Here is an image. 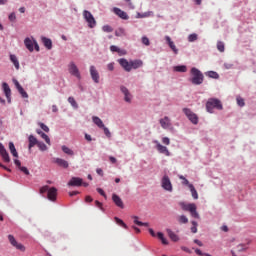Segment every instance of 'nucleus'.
<instances>
[{
  "label": "nucleus",
  "mask_w": 256,
  "mask_h": 256,
  "mask_svg": "<svg viewBox=\"0 0 256 256\" xmlns=\"http://www.w3.org/2000/svg\"><path fill=\"white\" fill-rule=\"evenodd\" d=\"M191 78H189L190 83L192 85H203V81H205V76L203 72L199 70V68L192 67L190 70Z\"/></svg>",
  "instance_id": "obj_1"
},
{
  "label": "nucleus",
  "mask_w": 256,
  "mask_h": 256,
  "mask_svg": "<svg viewBox=\"0 0 256 256\" xmlns=\"http://www.w3.org/2000/svg\"><path fill=\"white\" fill-rule=\"evenodd\" d=\"M214 109L223 111V104L221 103V100L217 98H210L206 102V110L208 113H214Z\"/></svg>",
  "instance_id": "obj_2"
},
{
  "label": "nucleus",
  "mask_w": 256,
  "mask_h": 256,
  "mask_svg": "<svg viewBox=\"0 0 256 256\" xmlns=\"http://www.w3.org/2000/svg\"><path fill=\"white\" fill-rule=\"evenodd\" d=\"M43 193H47V199L49 201L55 202L57 201V188L49 186H43L40 188V194L43 195Z\"/></svg>",
  "instance_id": "obj_3"
},
{
  "label": "nucleus",
  "mask_w": 256,
  "mask_h": 256,
  "mask_svg": "<svg viewBox=\"0 0 256 256\" xmlns=\"http://www.w3.org/2000/svg\"><path fill=\"white\" fill-rule=\"evenodd\" d=\"M83 18L84 21H86L89 29H95V27H97V21L95 20V17L89 10L83 11Z\"/></svg>",
  "instance_id": "obj_4"
},
{
  "label": "nucleus",
  "mask_w": 256,
  "mask_h": 256,
  "mask_svg": "<svg viewBox=\"0 0 256 256\" xmlns=\"http://www.w3.org/2000/svg\"><path fill=\"white\" fill-rule=\"evenodd\" d=\"M161 187L164 189V191L173 193V184L171 183V179L167 174H165L161 179Z\"/></svg>",
  "instance_id": "obj_5"
},
{
  "label": "nucleus",
  "mask_w": 256,
  "mask_h": 256,
  "mask_svg": "<svg viewBox=\"0 0 256 256\" xmlns=\"http://www.w3.org/2000/svg\"><path fill=\"white\" fill-rule=\"evenodd\" d=\"M182 111H183L184 115H186L187 119H189V121L193 125H197L199 123V117L197 116V114H195L193 111H191V109L183 108Z\"/></svg>",
  "instance_id": "obj_6"
},
{
  "label": "nucleus",
  "mask_w": 256,
  "mask_h": 256,
  "mask_svg": "<svg viewBox=\"0 0 256 256\" xmlns=\"http://www.w3.org/2000/svg\"><path fill=\"white\" fill-rule=\"evenodd\" d=\"M89 73L93 83L99 84L101 76L99 75V71L97 70V67H95V65L90 66Z\"/></svg>",
  "instance_id": "obj_7"
},
{
  "label": "nucleus",
  "mask_w": 256,
  "mask_h": 256,
  "mask_svg": "<svg viewBox=\"0 0 256 256\" xmlns=\"http://www.w3.org/2000/svg\"><path fill=\"white\" fill-rule=\"evenodd\" d=\"M68 71H69L70 75H72L73 77L81 79V72H79V68L77 67V64H75V62L69 63Z\"/></svg>",
  "instance_id": "obj_8"
},
{
  "label": "nucleus",
  "mask_w": 256,
  "mask_h": 256,
  "mask_svg": "<svg viewBox=\"0 0 256 256\" xmlns=\"http://www.w3.org/2000/svg\"><path fill=\"white\" fill-rule=\"evenodd\" d=\"M8 241L12 245V247H15V249H18V251H25V246L21 243H18L17 239H15V236L9 234Z\"/></svg>",
  "instance_id": "obj_9"
},
{
  "label": "nucleus",
  "mask_w": 256,
  "mask_h": 256,
  "mask_svg": "<svg viewBox=\"0 0 256 256\" xmlns=\"http://www.w3.org/2000/svg\"><path fill=\"white\" fill-rule=\"evenodd\" d=\"M0 156L2 157L4 163H11V157L9 156V152L5 149L3 143L0 142Z\"/></svg>",
  "instance_id": "obj_10"
},
{
  "label": "nucleus",
  "mask_w": 256,
  "mask_h": 256,
  "mask_svg": "<svg viewBox=\"0 0 256 256\" xmlns=\"http://www.w3.org/2000/svg\"><path fill=\"white\" fill-rule=\"evenodd\" d=\"M154 143L156 144V149L162 155H166V157H171V152H169V149L166 146L161 145L158 140H154Z\"/></svg>",
  "instance_id": "obj_11"
},
{
  "label": "nucleus",
  "mask_w": 256,
  "mask_h": 256,
  "mask_svg": "<svg viewBox=\"0 0 256 256\" xmlns=\"http://www.w3.org/2000/svg\"><path fill=\"white\" fill-rule=\"evenodd\" d=\"M2 91L7 99V103L11 104V87H9L7 82L2 84Z\"/></svg>",
  "instance_id": "obj_12"
},
{
  "label": "nucleus",
  "mask_w": 256,
  "mask_h": 256,
  "mask_svg": "<svg viewBox=\"0 0 256 256\" xmlns=\"http://www.w3.org/2000/svg\"><path fill=\"white\" fill-rule=\"evenodd\" d=\"M83 186V179L80 177H72L68 182V187H81Z\"/></svg>",
  "instance_id": "obj_13"
},
{
  "label": "nucleus",
  "mask_w": 256,
  "mask_h": 256,
  "mask_svg": "<svg viewBox=\"0 0 256 256\" xmlns=\"http://www.w3.org/2000/svg\"><path fill=\"white\" fill-rule=\"evenodd\" d=\"M120 91L124 95V101L126 103H131V99H133V96L131 95V92H129V89L125 86H120Z\"/></svg>",
  "instance_id": "obj_14"
},
{
  "label": "nucleus",
  "mask_w": 256,
  "mask_h": 256,
  "mask_svg": "<svg viewBox=\"0 0 256 256\" xmlns=\"http://www.w3.org/2000/svg\"><path fill=\"white\" fill-rule=\"evenodd\" d=\"M35 38H29V37H26L25 39H24V45H25V47H26V49H28V51H30V53H33V51H34V45H35Z\"/></svg>",
  "instance_id": "obj_15"
},
{
  "label": "nucleus",
  "mask_w": 256,
  "mask_h": 256,
  "mask_svg": "<svg viewBox=\"0 0 256 256\" xmlns=\"http://www.w3.org/2000/svg\"><path fill=\"white\" fill-rule=\"evenodd\" d=\"M119 65L124 69V71H127V73L131 72V62H129L125 58L118 59Z\"/></svg>",
  "instance_id": "obj_16"
},
{
  "label": "nucleus",
  "mask_w": 256,
  "mask_h": 256,
  "mask_svg": "<svg viewBox=\"0 0 256 256\" xmlns=\"http://www.w3.org/2000/svg\"><path fill=\"white\" fill-rule=\"evenodd\" d=\"M113 11L115 15L119 16L120 19H123L124 21H127L129 19V15L127 14V12L121 10L120 8L114 7Z\"/></svg>",
  "instance_id": "obj_17"
},
{
  "label": "nucleus",
  "mask_w": 256,
  "mask_h": 256,
  "mask_svg": "<svg viewBox=\"0 0 256 256\" xmlns=\"http://www.w3.org/2000/svg\"><path fill=\"white\" fill-rule=\"evenodd\" d=\"M112 201L113 203H115L116 207H119L120 209H125V204H123V200L121 199V197H119V195L113 194Z\"/></svg>",
  "instance_id": "obj_18"
},
{
  "label": "nucleus",
  "mask_w": 256,
  "mask_h": 256,
  "mask_svg": "<svg viewBox=\"0 0 256 256\" xmlns=\"http://www.w3.org/2000/svg\"><path fill=\"white\" fill-rule=\"evenodd\" d=\"M165 41L167 42L170 49H172L173 53L177 55L179 53V49H177V46H175V42L171 40L170 36H165Z\"/></svg>",
  "instance_id": "obj_19"
},
{
  "label": "nucleus",
  "mask_w": 256,
  "mask_h": 256,
  "mask_svg": "<svg viewBox=\"0 0 256 256\" xmlns=\"http://www.w3.org/2000/svg\"><path fill=\"white\" fill-rule=\"evenodd\" d=\"M41 41H42L44 47L48 49V51H51L53 49V41L51 40V38L42 36Z\"/></svg>",
  "instance_id": "obj_20"
},
{
  "label": "nucleus",
  "mask_w": 256,
  "mask_h": 256,
  "mask_svg": "<svg viewBox=\"0 0 256 256\" xmlns=\"http://www.w3.org/2000/svg\"><path fill=\"white\" fill-rule=\"evenodd\" d=\"M54 163H56L58 167H63V169L69 168V162L63 158H54Z\"/></svg>",
  "instance_id": "obj_21"
},
{
  "label": "nucleus",
  "mask_w": 256,
  "mask_h": 256,
  "mask_svg": "<svg viewBox=\"0 0 256 256\" xmlns=\"http://www.w3.org/2000/svg\"><path fill=\"white\" fill-rule=\"evenodd\" d=\"M39 144V140H37L36 137L33 136V134L29 135L28 137V149L31 151L32 147H35V145Z\"/></svg>",
  "instance_id": "obj_22"
},
{
  "label": "nucleus",
  "mask_w": 256,
  "mask_h": 256,
  "mask_svg": "<svg viewBox=\"0 0 256 256\" xmlns=\"http://www.w3.org/2000/svg\"><path fill=\"white\" fill-rule=\"evenodd\" d=\"M160 125L162 129H169V127H171V119H169L168 116H165L164 118L160 119Z\"/></svg>",
  "instance_id": "obj_23"
},
{
  "label": "nucleus",
  "mask_w": 256,
  "mask_h": 256,
  "mask_svg": "<svg viewBox=\"0 0 256 256\" xmlns=\"http://www.w3.org/2000/svg\"><path fill=\"white\" fill-rule=\"evenodd\" d=\"M10 61L11 63H13L16 71H19V69H21V65L19 64V59L15 54H10Z\"/></svg>",
  "instance_id": "obj_24"
},
{
  "label": "nucleus",
  "mask_w": 256,
  "mask_h": 256,
  "mask_svg": "<svg viewBox=\"0 0 256 256\" xmlns=\"http://www.w3.org/2000/svg\"><path fill=\"white\" fill-rule=\"evenodd\" d=\"M130 67H131V70L139 69V68L143 67V60H131Z\"/></svg>",
  "instance_id": "obj_25"
},
{
  "label": "nucleus",
  "mask_w": 256,
  "mask_h": 256,
  "mask_svg": "<svg viewBox=\"0 0 256 256\" xmlns=\"http://www.w3.org/2000/svg\"><path fill=\"white\" fill-rule=\"evenodd\" d=\"M166 233L168 234V237L171 239V241H174V243H177L179 241V236L173 232L171 229H166Z\"/></svg>",
  "instance_id": "obj_26"
},
{
  "label": "nucleus",
  "mask_w": 256,
  "mask_h": 256,
  "mask_svg": "<svg viewBox=\"0 0 256 256\" xmlns=\"http://www.w3.org/2000/svg\"><path fill=\"white\" fill-rule=\"evenodd\" d=\"M36 133L40 135V137H42L44 141H46L47 145H51V138H49V136L45 134V132H43L41 129H37Z\"/></svg>",
  "instance_id": "obj_27"
},
{
  "label": "nucleus",
  "mask_w": 256,
  "mask_h": 256,
  "mask_svg": "<svg viewBox=\"0 0 256 256\" xmlns=\"http://www.w3.org/2000/svg\"><path fill=\"white\" fill-rule=\"evenodd\" d=\"M92 121H93L94 125H97L99 127V129H103V127H105L103 120H101V118H99V116H93Z\"/></svg>",
  "instance_id": "obj_28"
},
{
  "label": "nucleus",
  "mask_w": 256,
  "mask_h": 256,
  "mask_svg": "<svg viewBox=\"0 0 256 256\" xmlns=\"http://www.w3.org/2000/svg\"><path fill=\"white\" fill-rule=\"evenodd\" d=\"M179 205H180V207L183 211H189L190 212L191 209H193V206L195 205V203L187 204L185 202H180Z\"/></svg>",
  "instance_id": "obj_29"
},
{
  "label": "nucleus",
  "mask_w": 256,
  "mask_h": 256,
  "mask_svg": "<svg viewBox=\"0 0 256 256\" xmlns=\"http://www.w3.org/2000/svg\"><path fill=\"white\" fill-rule=\"evenodd\" d=\"M132 219H134V223L135 225H138V227H149V222L139 221L138 216H132Z\"/></svg>",
  "instance_id": "obj_30"
},
{
  "label": "nucleus",
  "mask_w": 256,
  "mask_h": 256,
  "mask_svg": "<svg viewBox=\"0 0 256 256\" xmlns=\"http://www.w3.org/2000/svg\"><path fill=\"white\" fill-rule=\"evenodd\" d=\"M173 71H175L176 73H187V66L186 65L174 66Z\"/></svg>",
  "instance_id": "obj_31"
},
{
  "label": "nucleus",
  "mask_w": 256,
  "mask_h": 256,
  "mask_svg": "<svg viewBox=\"0 0 256 256\" xmlns=\"http://www.w3.org/2000/svg\"><path fill=\"white\" fill-rule=\"evenodd\" d=\"M156 236L161 241L162 245H169V240L165 238V234H163V232H158Z\"/></svg>",
  "instance_id": "obj_32"
},
{
  "label": "nucleus",
  "mask_w": 256,
  "mask_h": 256,
  "mask_svg": "<svg viewBox=\"0 0 256 256\" xmlns=\"http://www.w3.org/2000/svg\"><path fill=\"white\" fill-rule=\"evenodd\" d=\"M206 77H209V79H219V73L210 70L204 73Z\"/></svg>",
  "instance_id": "obj_33"
},
{
  "label": "nucleus",
  "mask_w": 256,
  "mask_h": 256,
  "mask_svg": "<svg viewBox=\"0 0 256 256\" xmlns=\"http://www.w3.org/2000/svg\"><path fill=\"white\" fill-rule=\"evenodd\" d=\"M9 149L13 157H19V153L17 152V149L15 148V144L13 142H9Z\"/></svg>",
  "instance_id": "obj_34"
},
{
  "label": "nucleus",
  "mask_w": 256,
  "mask_h": 256,
  "mask_svg": "<svg viewBox=\"0 0 256 256\" xmlns=\"http://www.w3.org/2000/svg\"><path fill=\"white\" fill-rule=\"evenodd\" d=\"M61 150L63 151V153H65L66 155H70L71 157H73V155H75V152L65 145H63L61 147Z\"/></svg>",
  "instance_id": "obj_35"
},
{
  "label": "nucleus",
  "mask_w": 256,
  "mask_h": 256,
  "mask_svg": "<svg viewBox=\"0 0 256 256\" xmlns=\"http://www.w3.org/2000/svg\"><path fill=\"white\" fill-rule=\"evenodd\" d=\"M189 189L193 199H199V194L197 193V190L195 189V186H193V184H189Z\"/></svg>",
  "instance_id": "obj_36"
},
{
  "label": "nucleus",
  "mask_w": 256,
  "mask_h": 256,
  "mask_svg": "<svg viewBox=\"0 0 256 256\" xmlns=\"http://www.w3.org/2000/svg\"><path fill=\"white\" fill-rule=\"evenodd\" d=\"M189 213L194 219H199V212H197V205H194L193 208H190Z\"/></svg>",
  "instance_id": "obj_37"
},
{
  "label": "nucleus",
  "mask_w": 256,
  "mask_h": 256,
  "mask_svg": "<svg viewBox=\"0 0 256 256\" xmlns=\"http://www.w3.org/2000/svg\"><path fill=\"white\" fill-rule=\"evenodd\" d=\"M114 220L117 223V225H120V227H123L124 229H129V226H127V224H125V222L119 217H114Z\"/></svg>",
  "instance_id": "obj_38"
},
{
  "label": "nucleus",
  "mask_w": 256,
  "mask_h": 256,
  "mask_svg": "<svg viewBox=\"0 0 256 256\" xmlns=\"http://www.w3.org/2000/svg\"><path fill=\"white\" fill-rule=\"evenodd\" d=\"M18 93L21 95L22 99H29V94H27L23 86L18 88Z\"/></svg>",
  "instance_id": "obj_39"
},
{
  "label": "nucleus",
  "mask_w": 256,
  "mask_h": 256,
  "mask_svg": "<svg viewBox=\"0 0 256 256\" xmlns=\"http://www.w3.org/2000/svg\"><path fill=\"white\" fill-rule=\"evenodd\" d=\"M116 37H125V28H118L115 30Z\"/></svg>",
  "instance_id": "obj_40"
},
{
  "label": "nucleus",
  "mask_w": 256,
  "mask_h": 256,
  "mask_svg": "<svg viewBox=\"0 0 256 256\" xmlns=\"http://www.w3.org/2000/svg\"><path fill=\"white\" fill-rule=\"evenodd\" d=\"M217 50L220 53H225V43L223 41H218L217 42Z\"/></svg>",
  "instance_id": "obj_41"
},
{
  "label": "nucleus",
  "mask_w": 256,
  "mask_h": 256,
  "mask_svg": "<svg viewBox=\"0 0 256 256\" xmlns=\"http://www.w3.org/2000/svg\"><path fill=\"white\" fill-rule=\"evenodd\" d=\"M37 147H38L39 151H47V149H49L47 147V144L43 141H39Z\"/></svg>",
  "instance_id": "obj_42"
},
{
  "label": "nucleus",
  "mask_w": 256,
  "mask_h": 256,
  "mask_svg": "<svg viewBox=\"0 0 256 256\" xmlns=\"http://www.w3.org/2000/svg\"><path fill=\"white\" fill-rule=\"evenodd\" d=\"M197 39H198V36L195 33H192L188 36L189 43H195V41H197Z\"/></svg>",
  "instance_id": "obj_43"
},
{
  "label": "nucleus",
  "mask_w": 256,
  "mask_h": 256,
  "mask_svg": "<svg viewBox=\"0 0 256 256\" xmlns=\"http://www.w3.org/2000/svg\"><path fill=\"white\" fill-rule=\"evenodd\" d=\"M236 101H237L238 107H245V100L241 96H238L236 98Z\"/></svg>",
  "instance_id": "obj_44"
},
{
  "label": "nucleus",
  "mask_w": 256,
  "mask_h": 256,
  "mask_svg": "<svg viewBox=\"0 0 256 256\" xmlns=\"http://www.w3.org/2000/svg\"><path fill=\"white\" fill-rule=\"evenodd\" d=\"M39 127L42 129V131H45V133H49V126L46 125L45 123L43 122H39Z\"/></svg>",
  "instance_id": "obj_45"
},
{
  "label": "nucleus",
  "mask_w": 256,
  "mask_h": 256,
  "mask_svg": "<svg viewBox=\"0 0 256 256\" xmlns=\"http://www.w3.org/2000/svg\"><path fill=\"white\" fill-rule=\"evenodd\" d=\"M8 19L9 21H11V23H15L17 21V15L15 14V12L10 13Z\"/></svg>",
  "instance_id": "obj_46"
},
{
  "label": "nucleus",
  "mask_w": 256,
  "mask_h": 256,
  "mask_svg": "<svg viewBox=\"0 0 256 256\" xmlns=\"http://www.w3.org/2000/svg\"><path fill=\"white\" fill-rule=\"evenodd\" d=\"M247 249V244H240L237 246V251H239L240 253H242L243 251H247Z\"/></svg>",
  "instance_id": "obj_47"
},
{
  "label": "nucleus",
  "mask_w": 256,
  "mask_h": 256,
  "mask_svg": "<svg viewBox=\"0 0 256 256\" xmlns=\"http://www.w3.org/2000/svg\"><path fill=\"white\" fill-rule=\"evenodd\" d=\"M102 31H104V33H113V28L109 25H104Z\"/></svg>",
  "instance_id": "obj_48"
},
{
  "label": "nucleus",
  "mask_w": 256,
  "mask_h": 256,
  "mask_svg": "<svg viewBox=\"0 0 256 256\" xmlns=\"http://www.w3.org/2000/svg\"><path fill=\"white\" fill-rule=\"evenodd\" d=\"M110 51H111L112 53H121V48H119V47L116 46V45H111V46H110Z\"/></svg>",
  "instance_id": "obj_49"
},
{
  "label": "nucleus",
  "mask_w": 256,
  "mask_h": 256,
  "mask_svg": "<svg viewBox=\"0 0 256 256\" xmlns=\"http://www.w3.org/2000/svg\"><path fill=\"white\" fill-rule=\"evenodd\" d=\"M178 221H179V223H183V224L189 223V219L185 215H181L179 217Z\"/></svg>",
  "instance_id": "obj_50"
},
{
  "label": "nucleus",
  "mask_w": 256,
  "mask_h": 256,
  "mask_svg": "<svg viewBox=\"0 0 256 256\" xmlns=\"http://www.w3.org/2000/svg\"><path fill=\"white\" fill-rule=\"evenodd\" d=\"M195 253H196V255H199V256H211V254H209V253H204V252L201 251V249H199V248H196V249H195Z\"/></svg>",
  "instance_id": "obj_51"
},
{
  "label": "nucleus",
  "mask_w": 256,
  "mask_h": 256,
  "mask_svg": "<svg viewBox=\"0 0 256 256\" xmlns=\"http://www.w3.org/2000/svg\"><path fill=\"white\" fill-rule=\"evenodd\" d=\"M142 43L143 45H146V47H149V45H151V41H149V38L147 36L142 37Z\"/></svg>",
  "instance_id": "obj_52"
},
{
  "label": "nucleus",
  "mask_w": 256,
  "mask_h": 256,
  "mask_svg": "<svg viewBox=\"0 0 256 256\" xmlns=\"http://www.w3.org/2000/svg\"><path fill=\"white\" fill-rule=\"evenodd\" d=\"M104 134L106 135V137L108 139H111V131H109V128H107L106 126L102 127Z\"/></svg>",
  "instance_id": "obj_53"
},
{
  "label": "nucleus",
  "mask_w": 256,
  "mask_h": 256,
  "mask_svg": "<svg viewBox=\"0 0 256 256\" xmlns=\"http://www.w3.org/2000/svg\"><path fill=\"white\" fill-rule=\"evenodd\" d=\"M68 103H70V105H72V107H77V101H75V98H73L71 96L68 98Z\"/></svg>",
  "instance_id": "obj_54"
},
{
  "label": "nucleus",
  "mask_w": 256,
  "mask_h": 256,
  "mask_svg": "<svg viewBox=\"0 0 256 256\" xmlns=\"http://www.w3.org/2000/svg\"><path fill=\"white\" fill-rule=\"evenodd\" d=\"M96 191L97 193H99V195L104 197V199H107V194H105V191L103 190V188H97Z\"/></svg>",
  "instance_id": "obj_55"
},
{
  "label": "nucleus",
  "mask_w": 256,
  "mask_h": 256,
  "mask_svg": "<svg viewBox=\"0 0 256 256\" xmlns=\"http://www.w3.org/2000/svg\"><path fill=\"white\" fill-rule=\"evenodd\" d=\"M197 221H192L191 233H197Z\"/></svg>",
  "instance_id": "obj_56"
},
{
  "label": "nucleus",
  "mask_w": 256,
  "mask_h": 256,
  "mask_svg": "<svg viewBox=\"0 0 256 256\" xmlns=\"http://www.w3.org/2000/svg\"><path fill=\"white\" fill-rule=\"evenodd\" d=\"M12 82H13V84L15 85V87H16L17 90H19L20 87H23V86H21V84L19 83V80L15 79V78L12 79Z\"/></svg>",
  "instance_id": "obj_57"
},
{
  "label": "nucleus",
  "mask_w": 256,
  "mask_h": 256,
  "mask_svg": "<svg viewBox=\"0 0 256 256\" xmlns=\"http://www.w3.org/2000/svg\"><path fill=\"white\" fill-rule=\"evenodd\" d=\"M108 71H114L115 70V62H111L107 64Z\"/></svg>",
  "instance_id": "obj_58"
},
{
  "label": "nucleus",
  "mask_w": 256,
  "mask_h": 256,
  "mask_svg": "<svg viewBox=\"0 0 256 256\" xmlns=\"http://www.w3.org/2000/svg\"><path fill=\"white\" fill-rule=\"evenodd\" d=\"M19 169L22 171L24 175H29V169H27V167L21 166Z\"/></svg>",
  "instance_id": "obj_59"
},
{
  "label": "nucleus",
  "mask_w": 256,
  "mask_h": 256,
  "mask_svg": "<svg viewBox=\"0 0 256 256\" xmlns=\"http://www.w3.org/2000/svg\"><path fill=\"white\" fill-rule=\"evenodd\" d=\"M162 143L164 145H170L171 140L169 139V137H164V138H162Z\"/></svg>",
  "instance_id": "obj_60"
},
{
  "label": "nucleus",
  "mask_w": 256,
  "mask_h": 256,
  "mask_svg": "<svg viewBox=\"0 0 256 256\" xmlns=\"http://www.w3.org/2000/svg\"><path fill=\"white\" fill-rule=\"evenodd\" d=\"M95 205H96V207H98L101 211H104V210H103V203L99 202V200H96V201H95Z\"/></svg>",
  "instance_id": "obj_61"
},
{
  "label": "nucleus",
  "mask_w": 256,
  "mask_h": 256,
  "mask_svg": "<svg viewBox=\"0 0 256 256\" xmlns=\"http://www.w3.org/2000/svg\"><path fill=\"white\" fill-rule=\"evenodd\" d=\"M34 50L39 52L40 51V48H39V43H37V40H34Z\"/></svg>",
  "instance_id": "obj_62"
},
{
  "label": "nucleus",
  "mask_w": 256,
  "mask_h": 256,
  "mask_svg": "<svg viewBox=\"0 0 256 256\" xmlns=\"http://www.w3.org/2000/svg\"><path fill=\"white\" fill-rule=\"evenodd\" d=\"M181 250L184 251L185 253H190V254L193 253V252L191 251V249L187 248L186 246H182V247H181Z\"/></svg>",
  "instance_id": "obj_63"
},
{
  "label": "nucleus",
  "mask_w": 256,
  "mask_h": 256,
  "mask_svg": "<svg viewBox=\"0 0 256 256\" xmlns=\"http://www.w3.org/2000/svg\"><path fill=\"white\" fill-rule=\"evenodd\" d=\"M14 165H16V167L21 168V161L19 159H14Z\"/></svg>",
  "instance_id": "obj_64"
}]
</instances>
